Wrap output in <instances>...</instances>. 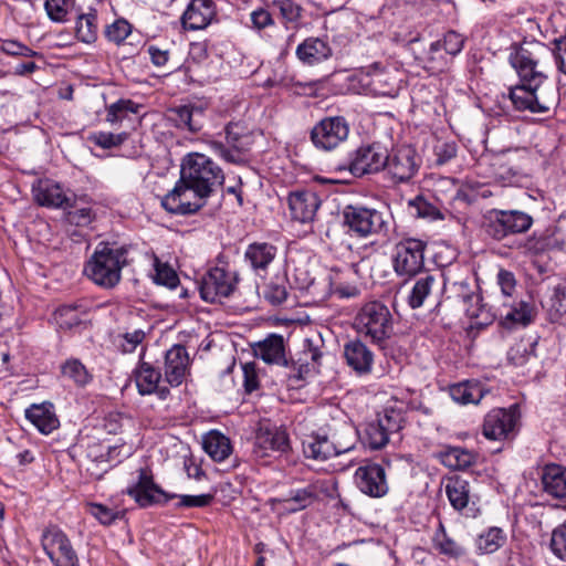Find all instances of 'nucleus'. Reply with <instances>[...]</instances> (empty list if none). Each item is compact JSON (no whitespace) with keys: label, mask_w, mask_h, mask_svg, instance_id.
I'll use <instances>...</instances> for the list:
<instances>
[{"label":"nucleus","mask_w":566,"mask_h":566,"mask_svg":"<svg viewBox=\"0 0 566 566\" xmlns=\"http://www.w3.org/2000/svg\"><path fill=\"white\" fill-rule=\"evenodd\" d=\"M551 57V49L539 41H525L512 48L509 60L520 84L511 87L509 95L516 111L545 114L557 106L558 90L547 82Z\"/></svg>","instance_id":"obj_1"},{"label":"nucleus","mask_w":566,"mask_h":566,"mask_svg":"<svg viewBox=\"0 0 566 566\" xmlns=\"http://www.w3.org/2000/svg\"><path fill=\"white\" fill-rule=\"evenodd\" d=\"M128 264V248L99 242L84 265L85 275L103 289L115 287L122 279V270Z\"/></svg>","instance_id":"obj_2"},{"label":"nucleus","mask_w":566,"mask_h":566,"mask_svg":"<svg viewBox=\"0 0 566 566\" xmlns=\"http://www.w3.org/2000/svg\"><path fill=\"white\" fill-rule=\"evenodd\" d=\"M180 178L182 182H187L197 191L209 197L224 181L222 169L210 157L201 153H190L184 157Z\"/></svg>","instance_id":"obj_3"},{"label":"nucleus","mask_w":566,"mask_h":566,"mask_svg":"<svg viewBox=\"0 0 566 566\" xmlns=\"http://www.w3.org/2000/svg\"><path fill=\"white\" fill-rule=\"evenodd\" d=\"M343 226L350 237L358 239L385 238L390 231L389 217L375 208L348 205L344 208Z\"/></svg>","instance_id":"obj_4"},{"label":"nucleus","mask_w":566,"mask_h":566,"mask_svg":"<svg viewBox=\"0 0 566 566\" xmlns=\"http://www.w3.org/2000/svg\"><path fill=\"white\" fill-rule=\"evenodd\" d=\"M293 430L306 459L323 462L350 449L349 446L331 440L323 430L316 429L311 417H297Z\"/></svg>","instance_id":"obj_5"},{"label":"nucleus","mask_w":566,"mask_h":566,"mask_svg":"<svg viewBox=\"0 0 566 566\" xmlns=\"http://www.w3.org/2000/svg\"><path fill=\"white\" fill-rule=\"evenodd\" d=\"M356 331L376 344H382L394 332L389 308L378 301L364 304L355 316Z\"/></svg>","instance_id":"obj_6"},{"label":"nucleus","mask_w":566,"mask_h":566,"mask_svg":"<svg viewBox=\"0 0 566 566\" xmlns=\"http://www.w3.org/2000/svg\"><path fill=\"white\" fill-rule=\"evenodd\" d=\"M238 282V272L230 268L223 255H220L216 266L202 276L199 293L203 301L214 303L229 297L235 291Z\"/></svg>","instance_id":"obj_7"},{"label":"nucleus","mask_w":566,"mask_h":566,"mask_svg":"<svg viewBox=\"0 0 566 566\" xmlns=\"http://www.w3.org/2000/svg\"><path fill=\"white\" fill-rule=\"evenodd\" d=\"M427 243L415 238L399 241L394 250L392 266L400 277H413L420 274L424 266V250Z\"/></svg>","instance_id":"obj_8"},{"label":"nucleus","mask_w":566,"mask_h":566,"mask_svg":"<svg viewBox=\"0 0 566 566\" xmlns=\"http://www.w3.org/2000/svg\"><path fill=\"white\" fill-rule=\"evenodd\" d=\"M421 166V158L410 145H400L387 150L384 171L394 184L411 180Z\"/></svg>","instance_id":"obj_9"},{"label":"nucleus","mask_w":566,"mask_h":566,"mask_svg":"<svg viewBox=\"0 0 566 566\" xmlns=\"http://www.w3.org/2000/svg\"><path fill=\"white\" fill-rule=\"evenodd\" d=\"M520 408L512 405L509 408H494L483 420L482 433L489 440L503 441L515 437L520 424Z\"/></svg>","instance_id":"obj_10"},{"label":"nucleus","mask_w":566,"mask_h":566,"mask_svg":"<svg viewBox=\"0 0 566 566\" xmlns=\"http://www.w3.org/2000/svg\"><path fill=\"white\" fill-rule=\"evenodd\" d=\"M42 547L54 566H80L78 556L67 535L56 526L43 531Z\"/></svg>","instance_id":"obj_11"},{"label":"nucleus","mask_w":566,"mask_h":566,"mask_svg":"<svg viewBox=\"0 0 566 566\" xmlns=\"http://www.w3.org/2000/svg\"><path fill=\"white\" fill-rule=\"evenodd\" d=\"M209 196L182 182L181 178L161 200L166 211L174 214H192L202 208Z\"/></svg>","instance_id":"obj_12"},{"label":"nucleus","mask_w":566,"mask_h":566,"mask_svg":"<svg viewBox=\"0 0 566 566\" xmlns=\"http://www.w3.org/2000/svg\"><path fill=\"white\" fill-rule=\"evenodd\" d=\"M533 226V218L520 210H493L488 224V233L501 241L513 234L528 231Z\"/></svg>","instance_id":"obj_13"},{"label":"nucleus","mask_w":566,"mask_h":566,"mask_svg":"<svg viewBox=\"0 0 566 566\" xmlns=\"http://www.w3.org/2000/svg\"><path fill=\"white\" fill-rule=\"evenodd\" d=\"M387 148L380 143L359 146L349 157V171L356 176L377 174L386 167Z\"/></svg>","instance_id":"obj_14"},{"label":"nucleus","mask_w":566,"mask_h":566,"mask_svg":"<svg viewBox=\"0 0 566 566\" xmlns=\"http://www.w3.org/2000/svg\"><path fill=\"white\" fill-rule=\"evenodd\" d=\"M227 145L221 142H211L210 146L216 155L228 163H237L241 155L249 150L252 137L248 128L241 123H229L226 128Z\"/></svg>","instance_id":"obj_15"},{"label":"nucleus","mask_w":566,"mask_h":566,"mask_svg":"<svg viewBox=\"0 0 566 566\" xmlns=\"http://www.w3.org/2000/svg\"><path fill=\"white\" fill-rule=\"evenodd\" d=\"M349 134V125L342 116L325 117L311 132L313 144L321 149L332 150L344 143Z\"/></svg>","instance_id":"obj_16"},{"label":"nucleus","mask_w":566,"mask_h":566,"mask_svg":"<svg viewBox=\"0 0 566 566\" xmlns=\"http://www.w3.org/2000/svg\"><path fill=\"white\" fill-rule=\"evenodd\" d=\"M157 363L163 370L164 381L170 387L180 386L190 375L191 360L182 345H172L164 353L163 360Z\"/></svg>","instance_id":"obj_17"},{"label":"nucleus","mask_w":566,"mask_h":566,"mask_svg":"<svg viewBox=\"0 0 566 566\" xmlns=\"http://www.w3.org/2000/svg\"><path fill=\"white\" fill-rule=\"evenodd\" d=\"M126 492L143 507L166 504L176 496V494H169L160 489L147 469L138 470L137 481L128 486Z\"/></svg>","instance_id":"obj_18"},{"label":"nucleus","mask_w":566,"mask_h":566,"mask_svg":"<svg viewBox=\"0 0 566 566\" xmlns=\"http://www.w3.org/2000/svg\"><path fill=\"white\" fill-rule=\"evenodd\" d=\"M354 480L361 493L374 499L384 497L389 491L386 470L378 463L368 462L358 467Z\"/></svg>","instance_id":"obj_19"},{"label":"nucleus","mask_w":566,"mask_h":566,"mask_svg":"<svg viewBox=\"0 0 566 566\" xmlns=\"http://www.w3.org/2000/svg\"><path fill=\"white\" fill-rule=\"evenodd\" d=\"M291 450L286 430L280 427H261L255 434L253 454L258 459H266L274 453L284 454Z\"/></svg>","instance_id":"obj_20"},{"label":"nucleus","mask_w":566,"mask_h":566,"mask_svg":"<svg viewBox=\"0 0 566 566\" xmlns=\"http://www.w3.org/2000/svg\"><path fill=\"white\" fill-rule=\"evenodd\" d=\"M34 200L43 207L67 209L75 202V195L50 179L40 180L32 188Z\"/></svg>","instance_id":"obj_21"},{"label":"nucleus","mask_w":566,"mask_h":566,"mask_svg":"<svg viewBox=\"0 0 566 566\" xmlns=\"http://www.w3.org/2000/svg\"><path fill=\"white\" fill-rule=\"evenodd\" d=\"M136 387L142 396L156 395L159 399L165 400L170 395L167 381L160 369L150 363L142 361L134 373Z\"/></svg>","instance_id":"obj_22"},{"label":"nucleus","mask_w":566,"mask_h":566,"mask_svg":"<svg viewBox=\"0 0 566 566\" xmlns=\"http://www.w3.org/2000/svg\"><path fill=\"white\" fill-rule=\"evenodd\" d=\"M446 494L451 506L465 516L474 517L478 496L472 493L471 484L461 476L449 478Z\"/></svg>","instance_id":"obj_23"},{"label":"nucleus","mask_w":566,"mask_h":566,"mask_svg":"<svg viewBox=\"0 0 566 566\" xmlns=\"http://www.w3.org/2000/svg\"><path fill=\"white\" fill-rule=\"evenodd\" d=\"M287 201L292 218L302 223L313 221L321 206L318 196L312 190L293 191Z\"/></svg>","instance_id":"obj_24"},{"label":"nucleus","mask_w":566,"mask_h":566,"mask_svg":"<svg viewBox=\"0 0 566 566\" xmlns=\"http://www.w3.org/2000/svg\"><path fill=\"white\" fill-rule=\"evenodd\" d=\"M464 44V39L461 34L455 31H449L444 34L442 40L431 43L429 50V69L433 72L442 71L448 60L441 54L443 50L449 55H457L461 52Z\"/></svg>","instance_id":"obj_25"},{"label":"nucleus","mask_w":566,"mask_h":566,"mask_svg":"<svg viewBox=\"0 0 566 566\" xmlns=\"http://www.w3.org/2000/svg\"><path fill=\"white\" fill-rule=\"evenodd\" d=\"M216 6L212 0H191L181 17L186 30L206 29L216 17Z\"/></svg>","instance_id":"obj_26"},{"label":"nucleus","mask_w":566,"mask_h":566,"mask_svg":"<svg viewBox=\"0 0 566 566\" xmlns=\"http://www.w3.org/2000/svg\"><path fill=\"white\" fill-rule=\"evenodd\" d=\"M307 345L303 349L297 361H294L291 366L289 378L291 381L305 380L308 377L315 375L319 370L321 359L323 353L310 340H306Z\"/></svg>","instance_id":"obj_27"},{"label":"nucleus","mask_w":566,"mask_h":566,"mask_svg":"<svg viewBox=\"0 0 566 566\" xmlns=\"http://www.w3.org/2000/svg\"><path fill=\"white\" fill-rule=\"evenodd\" d=\"M346 364L359 376L373 370L374 353L360 339H353L344 345Z\"/></svg>","instance_id":"obj_28"},{"label":"nucleus","mask_w":566,"mask_h":566,"mask_svg":"<svg viewBox=\"0 0 566 566\" xmlns=\"http://www.w3.org/2000/svg\"><path fill=\"white\" fill-rule=\"evenodd\" d=\"M541 483L547 496L566 501V467L556 463L546 464L542 471Z\"/></svg>","instance_id":"obj_29"},{"label":"nucleus","mask_w":566,"mask_h":566,"mask_svg":"<svg viewBox=\"0 0 566 566\" xmlns=\"http://www.w3.org/2000/svg\"><path fill=\"white\" fill-rule=\"evenodd\" d=\"M253 353L256 358L266 364L287 366L284 338L281 335L271 334L262 342L256 343L253 346Z\"/></svg>","instance_id":"obj_30"},{"label":"nucleus","mask_w":566,"mask_h":566,"mask_svg":"<svg viewBox=\"0 0 566 566\" xmlns=\"http://www.w3.org/2000/svg\"><path fill=\"white\" fill-rule=\"evenodd\" d=\"M277 248L263 241L250 243L244 252V260L249 263L251 269L256 272H265L270 264L275 260Z\"/></svg>","instance_id":"obj_31"},{"label":"nucleus","mask_w":566,"mask_h":566,"mask_svg":"<svg viewBox=\"0 0 566 566\" xmlns=\"http://www.w3.org/2000/svg\"><path fill=\"white\" fill-rule=\"evenodd\" d=\"M462 302L467 316L478 327L488 326L493 323L496 313L491 307L482 303V297L475 292L462 294Z\"/></svg>","instance_id":"obj_32"},{"label":"nucleus","mask_w":566,"mask_h":566,"mask_svg":"<svg viewBox=\"0 0 566 566\" xmlns=\"http://www.w3.org/2000/svg\"><path fill=\"white\" fill-rule=\"evenodd\" d=\"M297 57L307 65L318 64L332 55V48L321 38H307L296 48Z\"/></svg>","instance_id":"obj_33"},{"label":"nucleus","mask_w":566,"mask_h":566,"mask_svg":"<svg viewBox=\"0 0 566 566\" xmlns=\"http://www.w3.org/2000/svg\"><path fill=\"white\" fill-rule=\"evenodd\" d=\"M25 417L43 434H50L60 424L51 403L32 405Z\"/></svg>","instance_id":"obj_34"},{"label":"nucleus","mask_w":566,"mask_h":566,"mask_svg":"<svg viewBox=\"0 0 566 566\" xmlns=\"http://www.w3.org/2000/svg\"><path fill=\"white\" fill-rule=\"evenodd\" d=\"M499 316L501 317L503 326L512 328L516 325H528L533 319V306L525 301L512 302L511 304L503 303V308L500 310Z\"/></svg>","instance_id":"obj_35"},{"label":"nucleus","mask_w":566,"mask_h":566,"mask_svg":"<svg viewBox=\"0 0 566 566\" xmlns=\"http://www.w3.org/2000/svg\"><path fill=\"white\" fill-rule=\"evenodd\" d=\"M437 284L438 276L436 274L426 272L418 276L408 294V305L413 310L421 307Z\"/></svg>","instance_id":"obj_36"},{"label":"nucleus","mask_w":566,"mask_h":566,"mask_svg":"<svg viewBox=\"0 0 566 566\" xmlns=\"http://www.w3.org/2000/svg\"><path fill=\"white\" fill-rule=\"evenodd\" d=\"M203 450L217 462H222L232 453L230 439L223 433L212 430L202 440Z\"/></svg>","instance_id":"obj_37"},{"label":"nucleus","mask_w":566,"mask_h":566,"mask_svg":"<svg viewBox=\"0 0 566 566\" xmlns=\"http://www.w3.org/2000/svg\"><path fill=\"white\" fill-rule=\"evenodd\" d=\"M451 398L461 405L479 403L488 392L478 381H463L450 387Z\"/></svg>","instance_id":"obj_38"},{"label":"nucleus","mask_w":566,"mask_h":566,"mask_svg":"<svg viewBox=\"0 0 566 566\" xmlns=\"http://www.w3.org/2000/svg\"><path fill=\"white\" fill-rule=\"evenodd\" d=\"M171 119L177 127L198 132L202 126V111L192 105H182L170 111Z\"/></svg>","instance_id":"obj_39"},{"label":"nucleus","mask_w":566,"mask_h":566,"mask_svg":"<svg viewBox=\"0 0 566 566\" xmlns=\"http://www.w3.org/2000/svg\"><path fill=\"white\" fill-rule=\"evenodd\" d=\"M408 209L411 216L429 221L443 220L444 214L440 207L423 195L408 201Z\"/></svg>","instance_id":"obj_40"},{"label":"nucleus","mask_w":566,"mask_h":566,"mask_svg":"<svg viewBox=\"0 0 566 566\" xmlns=\"http://www.w3.org/2000/svg\"><path fill=\"white\" fill-rule=\"evenodd\" d=\"M476 455L463 448L452 447L441 454L442 463L452 470H465L475 462Z\"/></svg>","instance_id":"obj_41"},{"label":"nucleus","mask_w":566,"mask_h":566,"mask_svg":"<svg viewBox=\"0 0 566 566\" xmlns=\"http://www.w3.org/2000/svg\"><path fill=\"white\" fill-rule=\"evenodd\" d=\"M506 543V534L500 527H490L476 538V547L483 554H492Z\"/></svg>","instance_id":"obj_42"},{"label":"nucleus","mask_w":566,"mask_h":566,"mask_svg":"<svg viewBox=\"0 0 566 566\" xmlns=\"http://www.w3.org/2000/svg\"><path fill=\"white\" fill-rule=\"evenodd\" d=\"M547 312L552 322L566 321V282L558 283L547 304Z\"/></svg>","instance_id":"obj_43"},{"label":"nucleus","mask_w":566,"mask_h":566,"mask_svg":"<svg viewBox=\"0 0 566 566\" xmlns=\"http://www.w3.org/2000/svg\"><path fill=\"white\" fill-rule=\"evenodd\" d=\"M317 499L316 488L307 485L302 489L292 490L290 496L284 500L292 512L301 511L312 505Z\"/></svg>","instance_id":"obj_44"},{"label":"nucleus","mask_w":566,"mask_h":566,"mask_svg":"<svg viewBox=\"0 0 566 566\" xmlns=\"http://www.w3.org/2000/svg\"><path fill=\"white\" fill-rule=\"evenodd\" d=\"M76 36L84 43H93L97 38V15L95 12L81 14L76 21Z\"/></svg>","instance_id":"obj_45"},{"label":"nucleus","mask_w":566,"mask_h":566,"mask_svg":"<svg viewBox=\"0 0 566 566\" xmlns=\"http://www.w3.org/2000/svg\"><path fill=\"white\" fill-rule=\"evenodd\" d=\"M85 311L78 305H63L55 312V321L61 328L71 329L81 324Z\"/></svg>","instance_id":"obj_46"},{"label":"nucleus","mask_w":566,"mask_h":566,"mask_svg":"<svg viewBox=\"0 0 566 566\" xmlns=\"http://www.w3.org/2000/svg\"><path fill=\"white\" fill-rule=\"evenodd\" d=\"M64 377L73 380L77 386L87 385L92 377L86 367L75 358L67 359L61 367Z\"/></svg>","instance_id":"obj_47"},{"label":"nucleus","mask_w":566,"mask_h":566,"mask_svg":"<svg viewBox=\"0 0 566 566\" xmlns=\"http://www.w3.org/2000/svg\"><path fill=\"white\" fill-rule=\"evenodd\" d=\"M139 105L132 99H118L107 107L106 120L111 124L122 122L129 113L137 114Z\"/></svg>","instance_id":"obj_48"},{"label":"nucleus","mask_w":566,"mask_h":566,"mask_svg":"<svg viewBox=\"0 0 566 566\" xmlns=\"http://www.w3.org/2000/svg\"><path fill=\"white\" fill-rule=\"evenodd\" d=\"M433 544L441 554L450 557H458L463 554V548L452 538L447 536L446 530L441 523L434 533Z\"/></svg>","instance_id":"obj_49"},{"label":"nucleus","mask_w":566,"mask_h":566,"mask_svg":"<svg viewBox=\"0 0 566 566\" xmlns=\"http://www.w3.org/2000/svg\"><path fill=\"white\" fill-rule=\"evenodd\" d=\"M273 4L279 8L282 19L284 20L285 28L289 24L296 27L302 18V8L293 0H273Z\"/></svg>","instance_id":"obj_50"},{"label":"nucleus","mask_w":566,"mask_h":566,"mask_svg":"<svg viewBox=\"0 0 566 566\" xmlns=\"http://www.w3.org/2000/svg\"><path fill=\"white\" fill-rule=\"evenodd\" d=\"M88 142L103 149H111L122 145L127 139L126 133L113 134L107 132H94L87 137Z\"/></svg>","instance_id":"obj_51"},{"label":"nucleus","mask_w":566,"mask_h":566,"mask_svg":"<svg viewBox=\"0 0 566 566\" xmlns=\"http://www.w3.org/2000/svg\"><path fill=\"white\" fill-rule=\"evenodd\" d=\"M155 276L157 284L174 289L178 285L179 279L177 273L169 265L161 263L157 256H154Z\"/></svg>","instance_id":"obj_52"},{"label":"nucleus","mask_w":566,"mask_h":566,"mask_svg":"<svg viewBox=\"0 0 566 566\" xmlns=\"http://www.w3.org/2000/svg\"><path fill=\"white\" fill-rule=\"evenodd\" d=\"M86 507L87 512L103 525H111L116 520L123 517V513L120 511L101 503H88Z\"/></svg>","instance_id":"obj_53"},{"label":"nucleus","mask_w":566,"mask_h":566,"mask_svg":"<svg viewBox=\"0 0 566 566\" xmlns=\"http://www.w3.org/2000/svg\"><path fill=\"white\" fill-rule=\"evenodd\" d=\"M389 436L390 433H388L386 429L376 421L367 426L365 439L370 449L378 450L388 443Z\"/></svg>","instance_id":"obj_54"},{"label":"nucleus","mask_w":566,"mask_h":566,"mask_svg":"<svg viewBox=\"0 0 566 566\" xmlns=\"http://www.w3.org/2000/svg\"><path fill=\"white\" fill-rule=\"evenodd\" d=\"M377 422L391 434L398 432L402 428L403 416L397 409L385 408L384 411L379 413Z\"/></svg>","instance_id":"obj_55"},{"label":"nucleus","mask_w":566,"mask_h":566,"mask_svg":"<svg viewBox=\"0 0 566 566\" xmlns=\"http://www.w3.org/2000/svg\"><path fill=\"white\" fill-rule=\"evenodd\" d=\"M44 10L52 22L64 23L67 21L69 0H45Z\"/></svg>","instance_id":"obj_56"},{"label":"nucleus","mask_w":566,"mask_h":566,"mask_svg":"<svg viewBox=\"0 0 566 566\" xmlns=\"http://www.w3.org/2000/svg\"><path fill=\"white\" fill-rule=\"evenodd\" d=\"M549 546L553 554L566 563V520L553 530Z\"/></svg>","instance_id":"obj_57"},{"label":"nucleus","mask_w":566,"mask_h":566,"mask_svg":"<svg viewBox=\"0 0 566 566\" xmlns=\"http://www.w3.org/2000/svg\"><path fill=\"white\" fill-rule=\"evenodd\" d=\"M0 50L11 56L33 57L39 55L36 51L28 45L11 39L0 40Z\"/></svg>","instance_id":"obj_58"},{"label":"nucleus","mask_w":566,"mask_h":566,"mask_svg":"<svg viewBox=\"0 0 566 566\" xmlns=\"http://www.w3.org/2000/svg\"><path fill=\"white\" fill-rule=\"evenodd\" d=\"M263 296L272 305H280L287 297L286 286L284 283L270 282L263 290Z\"/></svg>","instance_id":"obj_59"},{"label":"nucleus","mask_w":566,"mask_h":566,"mask_svg":"<svg viewBox=\"0 0 566 566\" xmlns=\"http://www.w3.org/2000/svg\"><path fill=\"white\" fill-rule=\"evenodd\" d=\"M457 144L454 142H438L434 145L433 153L437 165H444L457 156Z\"/></svg>","instance_id":"obj_60"},{"label":"nucleus","mask_w":566,"mask_h":566,"mask_svg":"<svg viewBox=\"0 0 566 566\" xmlns=\"http://www.w3.org/2000/svg\"><path fill=\"white\" fill-rule=\"evenodd\" d=\"M130 24L126 20L119 19L107 27L106 36L115 43H120L130 34Z\"/></svg>","instance_id":"obj_61"},{"label":"nucleus","mask_w":566,"mask_h":566,"mask_svg":"<svg viewBox=\"0 0 566 566\" xmlns=\"http://www.w3.org/2000/svg\"><path fill=\"white\" fill-rule=\"evenodd\" d=\"M497 284L504 297H512L516 290V280L512 272L501 269L496 275Z\"/></svg>","instance_id":"obj_62"},{"label":"nucleus","mask_w":566,"mask_h":566,"mask_svg":"<svg viewBox=\"0 0 566 566\" xmlns=\"http://www.w3.org/2000/svg\"><path fill=\"white\" fill-rule=\"evenodd\" d=\"M551 51L558 72L566 77V36L555 40Z\"/></svg>","instance_id":"obj_63"},{"label":"nucleus","mask_w":566,"mask_h":566,"mask_svg":"<svg viewBox=\"0 0 566 566\" xmlns=\"http://www.w3.org/2000/svg\"><path fill=\"white\" fill-rule=\"evenodd\" d=\"M531 353L528 345L520 342L510 348L507 359L515 366H522L528 360Z\"/></svg>","instance_id":"obj_64"}]
</instances>
